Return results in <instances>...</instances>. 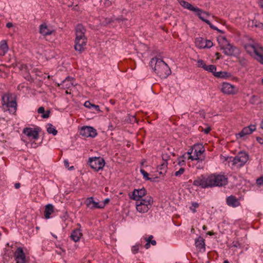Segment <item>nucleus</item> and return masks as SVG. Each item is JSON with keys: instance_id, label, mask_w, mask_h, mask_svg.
Masks as SVG:
<instances>
[{"instance_id": "1", "label": "nucleus", "mask_w": 263, "mask_h": 263, "mask_svg": "<svg viewBox=\"0 0 263 263\" xmlns=\"http://www.w3.org/2000/svg\"><path fill=\"white\" fill-rule=\"evenodd\" d=\"M76 39L74 40V49L81 53L86 48L87 39L85 36L86 29L81 24H78L76 27Z\"/></svg>"}, {"instance_id": "2", "label": "nucleus", "mask_w": 263, "mask_h": 263, "mask_svg": "<svg viewBox=\"0 0 263 263\" xmlns=\"http://www.w3.org/2000/svg\"><path fill=\"white\" fill-rule=\"evenodd\" d=\"M150 65L161 78H166L171 73V69L161 59L153 58L151 61Z\"/></svg>"}, {"instance_id": "3", "label": "nucleus", "mask_w": 263, "mask_h": 263, "mask_svg": "<svg viewBox=\"0 0 263 263\" xmlns=\"http://www.w3.org/2000/svg\"><path fill=\"white\" fill-rule=\"evenodd\" d=\"M245 49L248 53L263 64V47L258 43H250L246 45Z\"/></svg>"}, {"instance_id": "4", "label": "nucleus", "mask_w": 263, "mask_h": 263, "mask_svg": "<svg viewBox=\"0 0 263 263\" xmlns=\"http://www.w3.org/2000/svg\"><path fill=\"white\" fill-rule=\"evenodd\" d=\"M209 182L210 187L214 186H223L228 184V178L224 175L221 174H212L209 176Z\"/></svg>"}, {"instance_id": "5", "label": "nucleus", "mask_w": 263, "mask_h": 263, "mask_svg": "<svg viewBox=\"0 0 263 263\" xmlns=\"http://www.w3.org/2000/svg\"><path fill=\"white\" fill-rule=\"evenodd\" d=\"M249 155L243 152H239L235 157L230 158L229 162H231L233 166L239 168L248 161Z\"/></svg>"}, {"instance_id": "6", "label": "nucleus", "mask_w": 263, "mask_h": 263, "mask_svg": "<svg viewBox=\"0 0 263 263\" xmlns=\"http://www.w3.org/2000/svg\"><path fill=\"white\" fill-rule=\"evenodd\" d=\"M153 202V198L151 196H147L144 199L138 200L136 201V209L140 213H146L151 208Z\"/></svg>"}, {"instance_id": "7", "label": "nucleus", "mask_w": 263, "mask_h": 263, "mask_svg": "<svg viewBox=\"0 0 263 263\" xmlns=\"http://www.w3.org/2000/svg\"><path fill=\"white\" fill-rule=\"evenodd\" d=\"M221 49L223 50L224 54L228 56L234 55L237 49L230 44L226 37L222 36V42H219Z\"/></svg>"}, {"instance_id": "8", "label": "nucleus", "mask_w": 263, "mask_h": 263, "mask_svg": "<svg viewBox=\"0 0 263 263\" xmlns=\"http://www.w3.org/2000/svg\"><path fill=\"white\" fill-rule=\"evenodd\" d=\"M194 155L190 156L192 160H199L202 161L205 159V156L203 154L205 152V148L202 144H196L194 145Z\"/></svg>"}, {"instance_id": "9", "label": "nucleus", "mask_w": 263, "mask_h": 263, "mask_svg": "<svg viewBox=\"0 0 263 263\" xmlns=\"http://www.w3.org/2000/svg\"><path fill=\"white\" fill-rule=\"evenodd\" d=\"M88 164L91 168L95 171H98L103 168L105 162L101 157H92L89 159Z\"/></svg>"}, {"instance_id": "10", "label": "nucleus", "mask_w": 263, "mask_h": 263, "mask_svg": "<svg viewBox=\"0 0 263 263\" xmlns=\"http://www.w3.org/2000/svg\"><path fill=\"white\" fill-rule=\"evenodd\" d=\"M4 105H6L8 109L12 112H15L16 109L17 104L16 101L8 95H5L2 98Z\"/></svg>"}, {"instance_id": "11", "label": "nucleus", "mask_w": 263, "mask_h": 263, "mask_svg": "<svg viewBox=\"0 0 263 263\" xmlns=\"http://www.w3.org/2000/svg\"><path fill=\"white\" fill-rule=\"evenodd\" d=\"M209 180V176L206 177L203 175H201L193 181V184L195 186H200L203 189L210 187Z\"/></svg>"}, {"instance_id": "12", "label": "nucleus", "mask_w": 263, "mask_h": 263, "mask_svg": "<svg viewBox=\"0 0 263 263\" xmlns=\"http://www.w3.org/2000/svg\"><path fill=\"white\" fill-rule=\"evenodd\" d=\"M221 90L223 93L227 95H234L238 92L236 87L229 83H223Z\"/></svg>"}, {"instance_id": "13", "label": "nucleus", "mask_w": 263, "mask_h": 263, "mask_svg": "<svg viewBox=\"0 0 263 263\" xmlns=\"http://www.w3.org/2000/svg\"><path fill=\"white\" fill-rule=\"evenodd\" d=\"M80 133L81 135L85 137H95L97 134L96 130L90 126L83 127Z\"/></svg>"}, {"instance_id": "14", "label": "nucleus", "mask_w": 263, "mask_h": 263, "mask_svg": "<svg viewBox=\"0 0 263 263\" xmlns=\"http://www.w3.org/2000/svg\"><path fill=\"white\" fill-rule=\"evenodd\" d=\"M39 128H32L26 127L23 130V133L28 137L36 140L39 138Z\"/></svg>"}, {"instance_id": "15", "label": "nucleus", "mask_w": 263, "mask_h": 263, "mask_svg": "<svg viewBox=\"0 0 263 263\" xmlns=\"http://www.w3.org/2000/svg\"><path fill=\"white\" fill-rule=\"evenodd\" d=\"M85 203L90 209H102L104 207V204H100L98 202H96L92 197L87 198Z\"/></svg>"}, {"instance_id": "16", "label": "nucleus", "mask_w": 263, "mask_h": 263, "mask_svg": "<svg viewBox=\"0 0 263 263\" xmlns=\"http://www.w3.org/2000/svg\"><path fill=\"white\" fill-rule=\"evenodd\" d=\"M255 130L256 126L255 125H250L249 126L245 127L240 133L236 135V138L237 139L241 138L246 135L251 134Z\"/></svg>"}, {"instance_id": "17", "label": "nucleus", "mask_w": 263, "mask_h": 263, "mask_svg": "<svg viewBox=\"0 0 263 263\" xmlns=\"http://www.w3.org/2000/svg\"><path fill=\"white\" fill-rule=\"evenodd\" d=\"M14 257L16 263H25L26 257L22 248H18L14 252Z\"/></svg>"}, {"instance_id": "18", "label": "nucleus", "mask_w": 263, "mask_h": 263, "mask_svg": "<svg viewBox=\"0 0 263 263\" xmlns=\"http://www.w3.org/2000/svg\"><path fill=\"white\" fill-rule=\"evenodd\" d=\"M146 194V190L143 187L141 189H135L133 192L132 199L138 201V200H141L143 199L144 197Z\"/></svg>"}, {"instance_id": "19", "label": "nucleus", "mask_w": 263, "mask_h": 263, "mask_svg": "<svg viewBox=\"0 0 263 263\" xmlns=\"http://www.w3.org/2000/svg\"><path fill=\"white\" fill-rule=\"evenodd\" d=\"M195 245L196 248L199 250V251H205V245L204 239L201 236L198 237L195 239Z\"/></svg>"}, {"instance_id": "20", "label": "nucleus", "mask_w": 263, "mask_h": 263, "mask_svg": "<svg viewBox=\"0 0 263 263\" xmlns=\"http://www.w3.org/2000/svg\"><path fill=\"white\" fill-rule=\"evenodd\" d=\"M74 80L73 78L69 77H67L64 80H63L61 84L59 86H62V87L64 89H69L71 86H74Z\"/></svg>"}, {"instance_id": "21", "label": "nucleus", "mask_w": 263, "mask_h": 263, "mask_svg": "<svg viewBox=\"0 0 263 263\" xmlns=\"http://www.w3.org/2000/svg\"><path fill=\"white\" fill-rule=\"evenodd\" d=\"M227 204L233 208H236L237 206H238L240 205V202L239 201V200L236 198V197L234 196H229L227 198Z\"/></svg>"}, {"instance_id": "22", "label": "nucleus", "mask_w": 263, "mask_h": 263, "mask_svg": "<svg viewBox=\"0 0 263 263\" xmlns=\"http://www.w3.org/2000/svg\"><path fill=\"white\" fill-rule=\"evenodd\" d=\"M82 236V233L80 229H76L72 231L70 235V238L75 242L79 241Z\"/></svg>"}, {"instance_id": "23", "label": "nucleus", "mask_w": 263, "mask_h": 263, "mask_svg": "<svg viewBox=\"0 0 263 263\" xmlns=\"http://www.w3.org/2000/svg\"><path fill=\"white\" fill-rule=\"evenodd\" d=\"M179 3L181 6H182L184 8L187 9L193 12H196V11L198 10V8L194 7L190 3L184 1V0H180Z\"/></svg>"}, {"instance_id": "24", "label": "nucleus", "mask_w": 263, "mask_h": 263, "mask_svg": "<svg viewBox=\"0 0 263 263\" xmlns=\"http://www.w3.org/2000/svg\"><path fill=\"white\" fill-rule=\"evenodd\" d=\"M54 212V206L51 204H48L45 206L44 216L46 219H49L50 215Z\"/></svg>"}, {"instance_id": "25", "label": "nucleus", "mask_w": 263, "mask_h": 263, "mask_svg": "<svg viewBox=\"0 0 263 263\" xmlns=\"http://www.w3.org/2000/svg\"><path fill=\"white\" fill-rule=\"evenodd\" d=\"M40 32L44 36L50 35L53 30L49 29L46 25L42 24L40 27Z\"/></svg>"}, {"instance_id": "26", "label": "nucleus", "mask_w": 263, "mask_h": 263, "mask_svg": "<svg viewBox=\"0 0 263 263\" xmlns=\"http://www.w3.org/2000/svg\"><path fill=\"white\" fill-rule=\"evenodd\" d=\"M8 47L5 40H3L0 42V55L4 56L8 51Z\"/></svg>"}, {"instance_id": "27", "label": "nucleus", "mask_w": 263, "mask_h": 263, "mask_svg": "<svg viewBox=\"0 0 263 263\" xmlns=\"http://www.w3.org/2000/svg\"><path fill=\"white\" fill-rule=\"evenodd\" d=\"M167 167V163L166 161H163L160 165L157 167V171L160 174H164L166 172Z\"/></svg>"}, {"instance_id": "28", "label": "nucleus", "mask_w": 263, "mask_h": 263, "mask_svg": "<svg viewBox=\"0 0 263 263\" xmlns=\"http://www.w3.org/2000/svg\"><path fill=\"white\" fill-rule=\"evenodd\" d=\"M198 16L201 19L202 21L205 22L206 21H208L206 19V17L209 16V14L207 12L202 11L201 9L198 8V10L196 11L195 12Z\"/></svg>"}, {"instance_id": "29", "label": "nucleus", "mask_w": 263, "mask_h": 263, "mask_svg": "<svg viewBox=\"0 0 263 263\" xmlns=\"http://www.w3.org/2000/svg\"><path fill=\"white\" fill-rule=\"evenodd\" d=\"M214 76L218 78H227L231 76V74L229 73L226 71H220L216 72V71H215Z\"/></svg>"}, {"instance_id": "30", "label": "nucleus", "mask_w": 263, "mask_h": 263, "mask_svg": "<svg viewBox=\"0 0 263 263\" xmlns=\"http://www.w3.org/2000/svg\"><path fill=\"white\" fill-rule=\"evenodd\" d=\"M205 40L201 37H198L195 40V44L199 48H204Z\"/></svg>"}, {"instance_id": "31", "label": "nucleus", "mask_w": 263, "mask_h": 263, "mask_svg": "<svg viewBox=\"0 0 263 263\" xmlns=\"http://www.w3.org/2000/svg\"><path fill=\"white\" fill-rule=\"evenodd\" d=\"M140 173L142 174L143 178L146 180H149L152 182H154L155 180V178H150L148 177V174L143 169L140 170Z\"/></svg>"}, {"instance_id": "32", "label": "nucleus", "mask_w": 263, "mask_h": 263, "mask_svg": "<svg viewBox=\"0 0 263 263\" xmlns=\"http://www.w3.org/2000/svg\"><path fill=\"white\" fill-rule=\"evenodd\" d=\"M48 127H47V131L49 134H52L53 135L55 136L57 134V130L53 126V125L49 123L48 124Z\"/></svg>"}, {"instance_id": "33", "label": "nucleus", "mask_w": 263, "mask_h": 263, "mask_svg": "<svg viewBox=\"0 0 263 263\" xmlns=\"http://www.w3.org/2000/svg\"><path fill=\"white\" fill-rule=\"evenodd\" d=\"M204 70L211 72L214 74L215 71H216V67L214 65H206Z\"/></svg>"}, {"instance_id": "34", "label": "nucleus", "mask_w": 263, "mask_h": 263, "mask_svg": "<svg viewBox=\"0 0 263 263\" xmlns=\"http://www.w3.org/2000/svg\"><path fill=\"white\" fill-rule=\"evenodd\" d=\"M193 150H194V147H191L188 150L187 153H185V154H184L182 155V157H185V158H186L187 157V159H190V156H193V155H192V154L193 153Z\"/></svg>"}, {"instance_id": "35", "label": "nucleus", "mask_w": 263, "mask_h": 263, "mask_svg": "<svg viewBox=\"0 0 263 263\" xmlns=\"http://www.w3.org/2000/svg\"><path fill=\"white\" fill-rule=\"evenodd\" d=\"M197 66L198 67H201L204 69L206 65L202 60H198L197 61Z\"/></svg>"}, {"instance_id": "36", "label": "nucleus", "mask_w": 263, "mask_h": 263, "mask_svg": "<svg viewBox=\"0 0 263 263\" xmlns=\"http://www.w3.org/2000/svg\"><path fill=\"white\" fill-rule=\"evenodd\" d=\"M19 68L24 73L25 72L29 71L28 66L25 64L21 65Z\"/></svg>"}, {"instance_id": "37", "label": "nucleus", "mask_w": 263, "mask_h": 263, "mask_svg": "<svg viewBox=\"0 0 263 263\" xmlns=\"http://www.w3.org/2000/svg\"><path fill=\"white\" fill-rule=\"evenodd\" d=\"M184 158H186L185 157H183L182 156L179 157L178 158V164L179 165H185V161L184 160H183Z\"/></svg>"}, {"instance_id": "38", "label": "nucleus", "mask_w": 263, "mask_h": 263, "mask_svg": "<svg viewBox=\"0 0 263 263\" xmlns=\"http://www.w3.org/2000/svg\"><path fill=\"white\" fill-rule=\"evenodd\" d=\"M185 171V169L183 167H181L179 171H176L175 173V176H180L181 175L183 174Z\"/></svg>"}, {"instance_id": "39", "label": "nucleus", "mask_w": 263, "mask_h": 263, "mask_svg": "<svg viewBox=\"0 0 263 263\" xmlns=\"http://www.w3.org/2000/svg\"><path fill=\"white\" fill-rule=\"evenodd\" d=\"M213 46V43L210 40H205L204 48H211Z\"/></svg>"}, {"instance_id": "40", "label": "nucleus", "mask_w": 263, "mask_h": 263, "mask_svg": "<svg viewBox=\"0 0 263 263\" xmlns=\"http://www.w3.org/2000/svg\"><path fill=\"white\" fill-rule=\"evenodd\" d=\"M256 183L259 186H263V176L258 178L256 180Z\"/></svg>"}, {"instance_id": "41", "label": "nucleus", "mask_w": 263, "mask_h": 263, "mask_svg": "<svg viewBox=\"0 0 263 263\" xmlns=\"http://www.w3.org/2000/svg\"><path fill=\"white\" fill-rule=\"evenodd\" d=\"M139 245H137L132 247V251L134 254L137 253L139 251Z\"/></svg>"}, {"instance_id": "42", "label": "nucleus", "mask_w": 263, "mask_h": 263, "mask_svg": "<svg viewBox=\"0 0 263 263\" xmlns=\"http://www.w3.org/2000/svg\"><path fill=\"white\" fill-rule=\"evenodd\" d=\"M93 104H92L90 101H87L84 103V106L88 108H90L91 107H93Z\"/></svg>"}, {"instance_id": "43", "label": "nucleus", "mask_w": 263, "mask_h": 263, "mask_svg": "<svg viewBox=\"0 0 263 263\" xmlns=\"http://www.w3.org/2000/svg\"><path fill=\"white\" fill-rule=\"evenodd\" d=\"M50 111L49 110H47L42 115V117L43 118H48L49 117Z\"/></svg>"}, {"instance_id": "44", "label": "nucleus", "mask_w": 263, "mask_h": 263, "mask_svg": "<svg viewBox=\"0 0 263 263\" xmlns=\"http://www.w3.org/2000/svg\"><path fill=\"white\" fill-rule=\"evenodd\" d=\"M205 23L209 25L211 29L213 30L217 29V27L214 26L211 23V22L209 20L206 21Z\"/></svg>"}, {"instance_id": "45", "label": "nucleus", "mask_w": 263, "mask_h": 263, "mask_svg": "<svg viewBox=\"0 0 263 263\" xmlns=\"http://www.w3.org/2000/svg\"><path fill=\"white\" fill-rule=\"evenodd\" d=\"M24 78L28 80H29L30 78V74L29 73V71H27V72H25L24 73Z\"/></svg>"}, {"instance_id": "46", "label": "nucleus", "mask_w": 263, "mask_h": 263, "mask_svg": "<svg viewBox=\"0 0 263 263\" xmlns=\"http://www.w3.org/2000/svg\"><path fill=\"white\" fill-rule=\"evenodd\" d=\"M37 112L39 114H42V115L45 112V109L44 107H40L38 108Z\"/></svg>"}, {"instance_id": "47", "label": "nucleus", "mask_w": 263, "mask_h": 263, "mask_svg": "<svg viewBox=\"0 0 263 263\" xmlns=\"http://www.w3.org/2000/svg\"><path fill=\"white\" fill-rule=\"evenodd\" d=\"M153 238V235H150L148 238H145V240L147 242L150 243L151 241H152V238Z\"/></svg>"}, {"instance_id": "48", "label": "nucleus", "mask_w": 263, "mask_h": 263, "mask_svg": "<svg viewBox=\"0 0 263 263\" xmlns=\"http://www.w3.org/2000/svg\"><path fill=\"white\" fill-rule=\"evenodd\" d=\"M256 140L260 144H263V139L261 138H260V137H257L256 138Z\"/></svg>"}, {"instance_id": "49", "label": "nucleus", "mask_w": 263, "mask_h": 263, "mask_svg": "<svg viewBox=\"0 0 263 263\" xmlns=\"http://www.w3.org/2000/svg\"><path fill=\"white\" fill-rule=\"evenodd\" d=\"M21 186V184L20 183H15L14 184V187L16 189H18Z\"/></svg>"}, {"instance_id": "50", "label": "nucleus", "mask_w": 263, "mask_h": 263, "mask_svg": "<svg viewBox=\"0 0 263 263\" xmlns=\"http://www.w3.org/2000/svg\"><path fill=\"white\" fill-rule=\"evenodd\" d=\"M93 108H94L96 110L100 111V107L98 105L94 104V105H93Z\"/></svg>"}, {"instance_id": "51", "label": "nucleus", "mask_w": 263, "mask_h": 263, "mask_svg": "<svg viewBox=\"0 0 263 263\" xmlns=\"http://www.w3.org/2000/svg\"><path fill=\"white\" fill-rule=\"evenodd\" d=\"M210 130H211V128L208 127L204 130V132L205 134H208Z\"/></svg>"}, {"instance_id": "52", "label": "nucleus", "mask_w": 263, "mask_h": 263, "mask_svg": "<svg viewBox=\"0 0 263 263\" xmlns=\"http://www.w3.org/2000/svg\"><path fill=\"white\" fill-rule=\"evenodd\" d=\"M192 206H194L195 208H197L198 207L199 204L197 202H193Z\"/></svg>"}, {"instance_id": "53", "label": "nucleus", "mask_w": 263, "mask_h": 263, "mask_svg": "<svg viewBox=\"0 0 263 263\" xmlns=\"http://www.w3.org/2000/svg\"><path fill=\"white\" fill-rule=\"evenodd\" d=\"M13 26V24L11 23H8L6 24V27L8 28H11Z\"/></svg>"}, {"instance_id": "54", "label": "nucleus", "mask_w": 263, "mask_h": 263, "mask_svg": "<svg viewBox=\"0 0 263 263\" xmlns=\"http://www.w3.org/2000/svg\"><path fill=\"white\" fill-rule=\"evenodd\" d=\"M109 199L108 198H106L104 200V203L103 204H104V206L109 202Z\"/></svg>"}, {"instance_id": "55", "label": "nucleus", "mask_w": 263, "mask_h": 263, "mask_svg": "<svg viewBox=\"0 0 263 263\" xmlns=\"http://www.w3.org/2000/svg\"><path fill=\"white\" fill-rule=\"evenodd\" d=\"M144 247L147 249L150 247V243L146 242V243Z\"/></svg>"}, {"instance_id": "56", "label": "nucleus", "mask_w": 263, "mask_h": 263, "mask_svg": "<svg viewBox=\"0 0 263 263\" xmlns=\"http://www.w3.org/2000/svg\"><path fill=\"white\" fill-rule=\"evenodd\" d=\"M152 244L153 246H155L156 245V241L154 240H152L150 242V244Z\"/></svg>"}, {"instance_id": "57", "label": "nucleus", "mask_w": 263, "mask_h": 263, "mask_svg": "<svg viewBox=\"0 0 263 263\" xmlns=\"http://www.w3.org/2000/svg\"><path fill=\"white\" fill-rule=\"evenodd\" d=\"M64 164L65 165L66 167H68L69 166V162L67 160H65L64 161Z\"/></svg>"}, {"instance_id": "58", "label": "nucleus", "mask_w": 263, "mask_h": 263, "mask_svg": "<svg viewBox=\"0 0 263 263\" xmlns=\"http://www.w3.org/2000/svg\"><path fill=\"white\" fill-rule=\"evenodd\" d=\"M215 30H216L221 33H224V32L222 30L219 29L218 28L217 29H215Z\"/></svg>"}, {"instance_id": "59", "label": "nucleus", "mask_w": 263, "mask_h": 263, "mask_svg": "<svg viewBox=\"0 0 263 263\" xmlns=\"http://www.w3.org/2000/svg\"><path fill=\"white\" fill-rule=\"evenodd\" d=\"M215 55L217 56V59H219V56H220V54L219 52H216L215 53Z\"/></svg>"}, {"instance_id": "60", "label": "nucleus", "mask_w": 263, "mask_h": 263, "mask_svg": "<svg viewBox=\"0 0 263 263\" xmlns=\"http://www.w3.org/2000/svg\"><path fill=\"white\" fill-rule=\"evenodd\" d=\"M207 234H208V235H210V236H212V235H214V233H213V232H210V231H209V232H208L207 233Z\"/></svg>"}, {"instance_id": "61", "label": "nucleus", "mask_w": 263, "mask_h": 263, "mask_svg": "<svg viewBox=\"0 0 263 263\" xmlns=\"http://www.w3.org/2000/svg\"><path fill=\"white\" fill-rule=\"evenodd\" d=\"M259 5L261 8H263V1L260 2Z\"/></svg>"}, {"instance_id": "62", "label": "nucleus", "mask_w": 263, "mask_h": 263, "mask_svg": "<svg viewBox=\"0 0 263 263\" xmlns=\"http://www.w3.org/2000/svg\"><path fill=\"white\" fill-rule=\"evenodd\" d=\"M202 229H203V230H207V227H206V226H204H204L202 227Z\"/></svg>"}, {"instance_id": "63", "label": "nucleus", "mask_w": 263, "mask_h": 263, "mask_svg": "<svg viewBox=\"0 0 263 263\" xmlns=\"http://www.w3.org/2000/svg\"><path fill=\"white\" fill-rule=\"evenodd\" d=\"M260 127L262 129H263V121L261 123Z\"/></svg>"}, {"instance_id": "64", "label": "nucleus", "mask_w": 263, "mask_h": 263, "mask_svg": "<svg viewBox=\"0 0 263 263\" xmlns=\"http://www.w3.org/2000/svg\"><path fill=\"white\" fill-rule=\"evenodd\" d=\"M223 263H229V262L228 260H225Z\"/></svg>"}]
</instances>
